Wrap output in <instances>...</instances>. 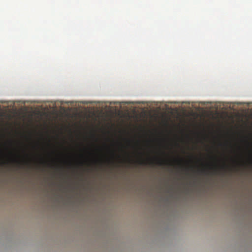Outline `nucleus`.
<instances>
[{
    "label": "nucleus",
    "instance_id": "9",
    "mask_svg": "<svg viewBox=\"0 0 252 252\" xmlns=\"http://www.w3.org/2000/svg\"><path fill=\"white\" fill-rule=\"evenodd\" d=\"M149 164L152 165L153 164V160H150V162H149Z\"/></svg>",
    "mask_w": 252,
    "mask_h": 252
},
{
    "label": "nucleus",
    "instance_id": "5",
    "mask_svg": "<svg viewBox=\"0 0 252 252\" xmlns=\"http://www.w3.org/2000/svg\"><path fill=\"white\" fill-rule=\"evenodd\" d=\"M91 137H92V139H93V140L96 141H97V137H96V135L95 134V133L93 132H92L91 133Z\"/></svg>",
    "mask_w": 252,
    "mask_h": 252
},
{
    "label": "nucleus",
    "instance_id": "3",
    "mask_svg": "<svg viewBox=\"0 0 252 252\" xmlns=\"http://www.w3.org/2000/svg\"><path fill=\"white\" fill-rule=\"evenodd\" d=\"M76 169L78 170V126L76 128Z\"/></svg>",
    "mask_w": 252,
    "mask_h": 252
},
{
    "label": "nucleus",
    "instance_id": "1",
    "mask_svg": "<svg viewBox=\"0 0 252 252\" xmlns=\"http://www.w3.org/2000/svg\"><path fill=\"white\" fill-rule=\"evenodd\" d=\"M101 164H102V159L97 154V147L95 146L94 150L90 149L88 152V157H87V170L88 171H93L97 168V166H100Z\"/></svg>",
    "mask_w": 252,
    "mask_h": 252
},
{
    "label": "nucleus",
    "instance_id": "7",
    "mask_svg": "<svg viewBox=\"0 0 252 252\" xmlns=\"http://www.w3.org/2000/svg\"><path fill=\"white\" fill-rule=\"evenodd\" d=\"M213 169V170H214V172H216V171L217 170V168H216V167H214L212 168Z\"/></svg>",
    "mask_w": 252,
    "mask_h": 252
},
{
    "label": "nucleus",
    "instance_id": "4",
    "mask_svg": "<svg viewBox=\"0 0 252 252\" xmlns=\"http://www.w3.org/2000/svg\"><path fill=\"white\" fill-rule=\"evenodd\" d=\"M157 164H158V165L161 166L166 164L167 162L161 159H158L157 160Z\"/></svg>",
    "mask_w": 252,
    "mask_h": 252
},
{
    "label": "nucleus",
    "instance_id": "2",
    "mask_svg": "<svg viewBox=\"0 0 252 252\" xmlns=\"http://www.w3.org/2000/svg\"><path fill=\"white\" fill-rule=\"evenodd\" d=\"M82 111L79 112V176L82 177Z\"/></svg>",
    "mask_w": 252,
    "mask_h": 252
},
{
    "label": "nucleus",
    "instance_id": "8",
    "mask_svg": "<svg viewBox=\"0 0 252 252\" xmlns=\"http://www.w3.org/2000/svg\"><path fill=\"white\" fill-rule=\"evenodd\" d=\"M206 172V170H205V169H203L202 170H201V173H202L203 174H205Z\"/></svg>",
    "mask_w": 252,
    "mask_h": 252
},
{
    "label": "nucleus",
    "instance_id": "11",
    "mask_svg": "<svg viewBox=\"0 0 252 252\" xmlns=\"http://www.w3.org/2000/svg\"><path fill=\"white\" fill-rule=\"evenodd\" d=\"M226 166H225V165H223V166H222V168H224Z\"/></svg>",
    "mask_w": 252,
    "mask_h": 252
},
{
    "label": "nucleus",
    "instance_id": "6",
    "mask_svg": "<svg viewBox=\"0 0 252 252\" xmlns=\"http://www.w3.org/2000/svg\"><path fill=\"white\" fill-rule=\"evenodd\" d=\"M139 164H142V165H146V162H145L143 160H141V161H139Z\"/></svg>",
    "mask_w": 252,
    "mask_h": 252
},
{
    "label": "nucleus",
    "instance_id": "10",
    "mask_svg": "<svg viewBox=\"0 0 252 252\" xmlns=\"http://www.w3.org/2000/svg\"><path fill=\"white\" fill-rule=\"evenodd\" d=\"M3 164H4V162L0 161V166H1V165H2Z\"/></svg>",
    "mask_w": 252,
    "mask_h": 252
}]
</instances>
